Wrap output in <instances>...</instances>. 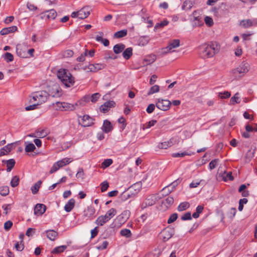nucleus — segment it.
I'll list each match as a JSON object with an SVG mask.
<instances>
[{
    "mask_svg": "<svg viewBox=\"0 0 257 257\" xmlns=\"http://www.w3.org/2000/svg\"><path fill=\"white\" fill-rule=\"evenodd\" d=\"M219 47L216 43L211 44H204L198 48L199 54L203 58L213 57L218 51Z\"/></svg>",
    "mask_w": 257,
    "mask_h": 257,
    "instance_id": "nucleus-1",
    "label": "nucleus"
},
{
    "mask_svg": "<svg viewBox=\"0 0 257 257\" xmlns=\"http://www.w3.org/2000/svg\"><path fill=\"white\" fill-rule=\"evenodd\" d=\"M57 75L59 79L66 87H70L74 85V78L68 70L60 69L58 71Z\"/></svg>",
    "mask_w": 257,
    "mask_h": 257,
    "instance_id": "nucleus-2",
    "label": "nucleus"
},
{
    "mask_svg": "<svg viewBox=\"0 0 257 257\" xmlns=\"http://www.w3.org/2000/svg\"><path fill=\"white\" fill-rule=\"evenodd\" d=\"M90 8L89 7H84L77 12H73L71 14L72 18H78L80 19H84L90 15Z\"/></svg>",
    "mask_w": 257,
    "mask_h": 257,
    "instance_id": "nucleus-3",
    "label": "nucleus"
},
{
    "mask_svg": "<svg viewBox=\"0 0 257 257\" xmlns=\"http://www.w3.org/2000/svg\"><path fill=\"white\" fill-rule=\"evenodd\" d=\"M57 106L58 109L61 111H72L77 108L78 103L71 104L67 102H56Z\"/></svg>",
    "mask_w": 257,
    "mask_h": 257,
    "instance_id": "nucleus-4",
    "label": "nucleus"
},
{
    "mask_svg": "<svg viewBox=\"0 0 257 257\" xmlns=\"http://www.w3.org/2000/svg\"><path fill=\"white\" fill-rule=\"evenodd\" d=\"M48 93L46 91H41L36 92L33 94V99L35 101H38L39 105L46 101Z\"/></svg>",
    "mask_w": 257,
    "mask_h": 257,
    "instance_id": "nucleus-5",
    "label": "nucleus"
},
{
    "mask_svg": "<svg viewBox=\"0 0 257 257\" xmlns=\"http://www.w3.org/2000/svg\"><path fill=\"white\" fill-rule=\"evenodd\" d=\"M175 233L174 228L168 227L164 229L160 233V236L163 241L165 242L171 238Z\"/></svg>",
    "mask_w": 257,
    "mask_h": 257,
    "instance_id": "nucleus-6",
    "label": "nucleus"
},
{
    "mask_svg": "<svg viewBox=\"0 0 257 257\" xmlns=\"http://www.w3.org/2000/svg\"><path fill=\"white\" fill-rule=\"evenodd\" d=\"M171 104V101L167 99L158 98L156 103V107L159 109L163 111L168 110Z\"/></svg>",
    "mask_w": 257,
    "mask_h": 257,
    "instance_id": "nucleus-7",
    "label": "nucleus"
},
{
    "mask_svg": "<svg viewBox=\"0 0 257 257\" xmlns=\"http://www.w3.org/2000/svg\"><path fill=\"white\" fill-rule=\"evenodd\" d=\"M28 45L26 43L18 44L16 47V52L18 56L21 58H27Z\"/></svg>",
    "mask_w": 257,
    "mask_h": 257,
    "instance_id": "nucleus-8",
    "label": "nucleus"
},
{
    "mask_svg": "<svg viewBox=\"0 0 257 257\" xmlns=\"http://www.w3.org/2000/svg\"><path fill=\"white\" fill-rule=\"evenodd\" d=\"M61 89L59 85L55 84L51 86H49L48 88V95L52 97H59L61 95Z\"/></svg>",
    "mask_w": 257,
    "mask_h": 257,
    "instance_id": "nucleus-9",
    "label": "nucleus"
},
{
    "mask_svg": "<svg viewBox=\"0 0 257 257\" xmlns=\"http://www.w3.org/2000/svg\"><path fill=\"white\" fill-rule=\"evenodd\" d=\"M248 64L245 62H242L240 65L236 69L232 70V73L236 75L238 74L244 75L247 73L249 70Z\"/></svg>",
    "mask_w": 257,
    "mask_h": 257,
    "instance_id": "nucleus-10",
    "label": "nucleus"
},
{
    "mask_svg": "<svg viewBox=\"0 0 257 257\" xmlns=\"http://www.w3.org/2000/svg\"><path fill=\"white\" fill-rule=\"evenodd\" d=\"M179 46L180 40L179 39H174L172 41H170L169 43L168 46L163 49V53L167 54L169 52H171L173 49L177 48Z\"/></svg>",
    "mask_w": 257,
    "mask_h": 257,
    "instance_id": "nucleus-11",
    "label": "nucleus"
},
{
    "mask_svg": "<svg viewBox=\"0 0 257 257\" xmlns=\"http://www.w3.org/2000/svg\"><path fill=\"white\" fill-rule=\"evenodd\" d=\"M81 117V120H79V124L81 125L83 127L89 126L93 124L94 119L90 117L88 115H84Z\"/></svg>",
    "mask_w": 257,
    "mask_h": 257,
    "instance_id": "nucleus-12",
    "label": "nucleus"
},
{
    "mask_svg": "<svg viewBox=\"0 0 257 257\" xmlns=\"http://www.w3.org/2000/svg\"><path fill=\"white\" fill-rule=\"evenodd\" d=\"M156 196L153 194L147 196L145 201L142 203V207L145 208L147 206H152L156 203Z\"/></svg>",
    "mask_w": 257,
    "mask_h": 257,
    "instance_id": "nucleus-13",
    "label": "nucleus"
},
{
    "mask_svg": "<svg viewBox=\"0 0 257 257\" xmlns=\"http://www.w3.org/2000/svg\"><path fill=\"white\" fill-rule=\"evenodd\" d=\"M115 104V103L113 101H107L100 106V110L103 113H106L110 108L114 107Z\"/></svg>",
    "mask_w": 257,
    "mask_h": 257,
    "instance_id": "nucleus-14",
    "label": "nucleus"
},
{
    "mask_svg": "<svg viewBox=\"0 0 257 257\" xmlns=\"http://www.w3.org/2000/svg\"><path fill=\"white\" fill-rule=\"evenodd\" d=\"M46 210V206L43 204H37L34 208V214L37 215H42Z\"/></svg>",
    "mask_w": 257,
    "mask_h": 257,
    "instance_id": "nucleus-15",
    "label": "nucleus"
},
{
    "mask_svg": "<svg viewBox=\"0 0 257 257\" xmlns=\"http://www.w3.org/2000/svg\"><path fill=\"white\" fill-rule=\"evenodd\" d=\"M95 212V209L92 205L88 206L84 211L83 216L86 218H90Z\"/></svg>",
    "mask_w": 257,
    "mask_h": 257,
    "instance_id": "nucleus-16",
    "label": "nucleus"
},
{
    "mask_svg": "<svg viewBox=\"0 0 257 257\" xmlns=\"http://www.w3.org/2000/svg\"><path fill=\"white\" fill-rule=\"evenodd\" d=\"M195 4L193 0H185L181 7V9L184 11H189L193 7Z\"/></svg>",
    "mask_w": 257,
    "mask_h": 257,
    "instance_id": "nucleus-17",
    "label": "nucleus"
},
{
    "mask_svg": "<svg viewBox=\"0 0 257 257\" xmlns=\"http://www.w3.org/2000/svg\"><path fill=\"white\" fill-rule=\"evenodd\" d=\"M105 67V65L102 64H89L87 68L90 72H96L101 70Z\"/></svg>",
    "mask_w": 257,
    "mask_h": 257,
    "instance_id": "nucleus-18",
    "label": "nucleus"
},
{
    "mask_svg": "<svg viewBox=\"0 0 257 257\" xmlns=\"http://www.w3.org/2000/svg\"><path fill=\"white\" fill-rule=\"evenodd\" d=\"M113 126L111 122L107 119L104 120L102 127V131L105 133H108L111 132Z\"/></svg>",
    "mask_w": 257,
    "mask_h": 257,
    "instance_id": "nucleus-19",
    "label": "nucleus"
},
{
    "mask_svg": "<svg viewBox=\"0 0 257 257\" xmlns=\"http://www.w3.org/2000/svg\"><path fill=\"white\" fill-rule=\"evenodd\" d=\"M142 188V182H138L133 185H132L131 187H130L129 190L134 193V195H136L137 194L140 189Z\"/></svg>",
    "mask_w": 257,
    "mask_h": 257,
    "instance_id": "nucleus-20",
    "label": "nucleus"
},
{
    "mask_svg": "<svg viewBox=\"0 0 257 257\" xmlns=\"http://www.w3.org/2000/svg\"><path fill=\"white\" fill-rule=\"evenodd\" d=\"M45 233L48 238L52 241H54L58 235V232L54 230H46Z\"/></svg>",
    "mask_w": 257,
    "mask_h": 257,
    "instance_id": "nucleus-21",
    "label": "nucleus"
},
{
    "mask_svg": "<svg viewBox=\"0 0 257 257\" xmlns=\"http://www.w3.org/2000/svg\"><path fill=\"white\" fill-rule=\"evenodd\" d=\"M17 30V27L16 26H13L12 27L5 28L3 29L0 33L2 35H6L9 34L11 33H13L16 32Z\"/></svg>",
    "mask_w": 257,
    "mask_h": 257,
    "instance_id": "nucleus-22",
    "label": "nucleus"
},
{
    "mask_svg": "<svg viewBox=\"0 0 257 257\" xmlns=\"http://www.w3.org/2000/svg\"><path fill=\"white\" fill-rule=\"evenodd\" d=\"M75 201L74 199H70L64 206L65 210L67 212H70L74 207Z\"/></svg>",
    "mask_w": 257,
    "mask_h": 257,
    "instance_id": "nucleus-23",
    "label": "nucleus"
},
{
    "mask_svg": "<svg viewBox=\"0 0 257 257\" xmlns=\"http://www.w3.org/2000/svg\"><path fill=\"white\" fill-rule=\"evenodd\" d=\"M108 221L109 220L104 215H101L97 218L95 223L98 225L102 226Z\"/></svg>",
    "mask_w": 257,
    "mask_h": 257,
    "instance_id": "nucleus-24",
    "label": "nucleus"
},
{
    "mask_svg": "<svg viewBox=\"0 0 257 257\" xmlns=\"http://www.w3.org/2000/svg\"><path fill=\"white\" fill-rule=\"evenodd\" d=\"M100 36H97L96 37V40L98 42L102 43L105 46H108L109 44V41L106 39H103L102 36H103V32H99Z\"/></svg>",
    "mask_w": 257,
    "mask_h": 257,
    "instance_id": "nucleus-25",
    "label": "nucleus"
},
{
    "mask_svg": "<svg viewBox=\"0 0 257 257\" xmlns=\"http://www.w3.org/2000/svg\"><path fill=\"white\" fill-rule=\"evenodd\" d=\"M130 215V212L128 210H125L118 216V219L123 222H125L128 219Z\"/></svg>",
    "mask_w": 257,
    "mask_h": 257,
    "instance_id": "nucleus-26",
    "label": "nucleus"
},
{
    "mask_svg": "<svg viewBox=\"0 0 257 257\" xmlns=\"http://www.w3.org/2000/svg\"><path fill=\"white\" fill-rule=\"evenodd\" d=\"M125 46L123 44H118L113 47V51L115 54H119L122 52Z\"/></svg>",
    "mask_w": 257,
    "mask_h": 257,
    "instance_id": "nucleus-27",
    "label": "nucleus"
},
{
    "mask_svg": "<svg viewBox=\"0 0 257 257\" xmlns=\"http://www.w3.org/2000/svg\"><path fill=\"white\" fill-rule=\"evenodd\" d=\"M90 97L89 95H85L83 96L80 100L76 103H78V106H82L85 105L87 102H89Z\"/></svg>",
    "mask_w": 257,
    "mask_h": 257,
    "instance_id": "nucleus-28",
    "label": "nucleus"
},
{
    "mask_svg": "<svg viewBox=\"0 0 257 257\" xmlns=\"http://www.w3.org/2000/svg\"><path fill=\"white\" fill-rule=\"evenodd\" d=\"M133 49L131 47L126 48L122 53V56L124 58L128 60L130 58L133 54Z\"/></svg>",
    "mask_w": 257,
    "mask_h": 257,
    "instance_id": "nucleus-29",
    "label": "nucleus"
},
{
    "mask_svg": "<svg viewBox=\"0 0 257 257\" xmlns=\"http://www.w3.org/2000/svg\"><path fill=\"white\" fill-rule=\"evenodd\" d=\"M174 203V198L171 196H168L162 202V204H164L167 208L169 207Z\"/></svg>",
    "mask_w": 257,
    "mask_h": 257,
    "instance_id": "nucleus-30",
    "label": "nucleus"
},
{
    "mask_svg": "<svg viewBox=\"0 0 257 257\" xmlns=\"http://www.w3.org/2000/svg\"><path fill=\"white\" fill-rule=\"evenodd\" d=\"M127 33V31L125 29L119 31L115 32L114 34L113 37L115 38H120L125 37L126 36Z\"/></svg>",
    "mask_w": 257,
    "mask_h": 257,
    "instance_id": "nucleus-31",
    "label": "nucleus"
},
{
    "mask_svg": "<svg viewBox=\"0 0 257 257\" xmlns=\"http://www.w3.org/2000/svg\"><path fill=\"white\" fill-rule=\"evenodd\" d=\"M5 162L7 167V171L10 172L15 165L16 162L15 160L12 159H10L9 160L6 161Z\"/></svg>",
    "mask_w": 257,
    "mask_h": 257,
    "instance_id": "nucleus-32",
    "label": "nucleus"
},
{
    "mask_svg": "<svg viewBox=\"0 0 257 257\" xmlns=\"http://www.w3.org/2000/svg\"><path fill=\"white\" fill-rule=\"evenodd\" d=\"M116 210L112 208L106 213L104 216L109 220L116 214Z\"/></svg>",
    "mask_w": 257,
    "mask_h": 257,
    "instance_id": "nucleus-33",
    "label": "nucleus"
},
{
    "mask_svg": "<svg viewBox=\"0 0 257 257\" xmlns=\"http://www.w3.org/2000/svg\"><path fill=\"white\" fill-rule=\"evenodd\" d=\"M67 246L65 245L56 247L53 249L51 252L53 254L60 253L63 252L67 248Z\"/></svg>",
    "mask_w": 257,
    "mask_h": 257,
    "instance_id": "nucleus-34",
    "label": "nucleus"
},
{
    "mask_svg": "<svg viewBox=\"0 0 257 257\" xmlns=\"http://www.w3.org/2000/svg\"><path fill=\"white\" fill-rule=\"evenodd\" d=\"M240 25L243 27L247 28L253 26V22L249 19L243 20L240 22Z\"/></svg>",
    "mask_w": 257,
    "mask_h": 257,
    "instance_id": "nucleus-35",
    "label": "nucleus"
},
{
    "mask_svg": "<svg viewBox=\"0 0 257 257\" xmlns=\"http://www.w3.org/2000/svg\"><path fill=\"white\" fill-rule=\"evenodd\" d=\"M42 183V182L41 180H39L31 187V189L33 194H36V193H37Z\"/></svg>",
    "mask_w": 257,
    "mask_h": 257,
    "instance_id": "nucleus-36",
    "label": "nucleus"
},
{
    "mask_svg": "<svg viewBox=\"0 0 257 257\" xmlns=\"http://www.w3.org/2000/svg\"><path fill=\"white\" fill-rule=\"evenodd\" d=\"M149 39L148 36H141L139 38V41H138L139 45L140 46H145L149 43Z\"/></svg>",
    "mask_w": 257,
    "mask_h": 257,
    "instance_id": "nucleus-37",
    "label": "nucleus"
},
{
    "mask_svg": "<svg viewBox=\"0 0 257 257\" xmlns=\"http://www.w3.org/2000/svg\"><path fill=\"white\" fill-rule=\"evenodd\" d=\"M72 160H70V158H64L60 161H58L56 162L58 165H59V167L60 168L66 165L67 164H68L70 163Z\"/></svg>",
    "mask_w": 257,
    "mask_h": 257,
    "instance_id": "nucleus-38",
    "label": "nucleus"
},
{
    "mask_svg": "<svg viewBox=\"0 0 257 257\" xmlns=\"http://www.w3.org/2000/svg\"><path fill=\"white\" fill-rule=\"evenodd\" d=\"M46 13L47 14V17L49 19L54 20L57 16V12L53 9L47 11Z\"/></svg>",
    "mask_w": 257,
    "mask_h": 257,
    "instance_id": "nucleus-39",
    "label": "nucleus"
},
{
    "mask_svg": "<svg viewBox=\"0 0 257 257\" xmlns=\"http://www.w3.org/2000/svg\"><path fill=\"white\" fill-rule=\"evenodd\" d=\"M172 145H173V143L171 141V140H170L169 141H168V142H165L160 143L158 146L160 149H166L168 147H171Z\"/></svg>",
    "mask_w": 257,
    "mask_h": 257,
    "instance_id": "nucleus-40",
    "label": "nucleus"
},
{
    "mask_svg": "<svg viewBox=\"0 0 257 257\" xmlns=\"http://www.w3.org/2000/svg\"><path fill=\"white\" fill-rule=\"evenodd\" d=\"M20 178L19 176H15L13 177L11 181V186L14 188L18 186L19 184Z\"/></svg>",
    "mask_w": 257,
    "mask_h": 257,
    "instance_id": "nucleus-41",
    "label": "nucleus"
},
{
    "mask_svg": "<svg viewBox=\"0 0 257 257\" xmlns=\"http://www.w3.org/2000/svg\"><path fill=\"white\" fill-rule=\"evenodd\" d=\"M120 234L121 235L127 238L131 237L132 234L131 230L128 229H123L120 230Z\"/></svg>",
    "mask_w": 257,
    "mask_h": 257,
    "instance_id": "nucleus-42",
    "label": "nucleus"
},
{
    "mask_svg": "<svg viewBox=\"0 0 257 257\" xmlns=\"http://www.w3.org/2000/svg\"><path fill=\"white\" fill-rule=\"evenodd\" d=\"M189 207V204L187 202L181 203L178 207V210L179 211H182L186 210Z\"/></svg>",
    "mask_w": 257,
    "mask_h": 257,
    "instance_id": "nucleus-43",
    "label": "nucleus"
},
{
    "mask_svg": "<svg viewBox=\"0 0 257 257\" xmlns=\"http://www.w3.org/2000/svg\"><path fill=\"white\" fill-rule=\"evenodd\" d=\"M35 146L32 143H28L25 147V150L26 152H32L35 150Z\"/></svg>",
    "mask_w": 257,
    "mask_h": 257,
    "instance_id": "nucleus-44",
    "label": "nucleus"
},
{
    "mask_svg": "<svg viewBox=\"0 0 257 257\" xmlns=\"http://www.w3.org/2000/svg\"><path fill=\"white\" fill-rule=\"evenodd\" d=\"M36 134L37 137L41 138H44L47 135V133L45 130H37Z\"/></svg>",
    "mask_w": 257,
    "mask_h": 257,
    "instance_id": "nucleus-45",
    "label": "nucleus"
},
{
    "mask_svg": "<svg viewBox=\"0 0 257 257\" xmlns=\"http://www.w3.org/2000/svg\"><path fill=\"white\" fill-rule=\"evenodd\" d=\"M160 90V87L159 85H155L151 87L149 91L148 92V95H150L155 93L159 92Z\"/></svg>",
    "mask_w": 257,
    "mask_h": 257,
    "instance_id": "nucleus-46",
    "label": "nucleus"
},
{
    "mask_svg": "<svg viewBox=\"0 0 257 257\" xmlns=\"http://www.w3.org/2000/svg\"><path fill=\"white\" fill-rule=\"evenodd\" d=\"M5 60L7 62H12L14 60V56L13 55L9 52H7L5 54V55L4 56Z\"/></svg>",
    "mask_w": 257,
    "mask_h": 257,
    "instance_id": "nucleus-47",
    "label": "nucleus"
},
{
    "mask_svg": "<svg viewBox=\"0 0 257 257\" xmlns=\"http://www.w3.org/2000/svg\"><path fill=\"white\" fill-rule=\"evenodd\" d=\"M112 162V160L111 159H106L101 164V167L103 168H107L111 165Z\"/></svg>",
    "mask_w": 257,
    "mask_h": 257,
    "instance_id": "nucleus-48",
    "label": "nucleus"
},
{
    "mask_svg": "<svg viewBox=\"0 0 257 257\" xmlns=\"http://www.w3.org/2000/svg\"><path fill=\"white\" fill-rule=\"evenodd\" d=\"M219 162V159H215L212 160L209 164V169L210 170H212L214 169L217 165L218 163Z\"/></svg>",
    "mask_w": 257,
    "mask_h": 257,
    "instance_id": "nucleus-49",
    "label": "nucleus"
},
{
    "mask_svg": "<svg viewBox=\"0 0 257 257\" xmlns=\"http://www.w3.org/2000/svg\"><path fill=\"white\" fill-rule=\"evenodd\" d=\"M222 177L224 181H225L233 180V177L232 176V173L231 172H229L228 173H224Z\"/></svg>",
    "mask_w": 257,
    "mask_h": 257,
    "instance_id": "nucleus-50",
    "label": "nucleus"
},
{
    "mask_svg": "<svg viewBox=\"0 0 257 257\" xmlns=\"http://www.w3.org/2000/svg\"><path fill=\"white\" fill-rule=\"evenodd\" d=\"M193 21V26H201L203 24L202 21L201 20V18H200L199 17L194 16Z\"/></svg>",
    "mask_w": 257,
    "mask_h": 257,
    "instance_id": "nucleus-51",
    "label": "nucleus"
},
{
    "mask_svg": "<svg viewBox=\"0 0 257 257\" xmlns=\"http://www.w3.org/2000/svg\"><path fill=\"white\" fill-rule=\"evenodd\" d=\"M169 23V22L167 20H164L161 23H157L155 26V30L159 28H163L165 26H167Z\"/></svg>",
    "mask_w": 257,
    "mask_h": 257,
    "instance_id": "nucleus-52",
    "label": "nucleus"
},
{
    "mask_svg": "<svg viewBox=\"0 0 257 257\" xmlns=\"http://www.w3.org/2000/svg\"><path fill=\"white\" fill-rule=\"evenodd\" d=\"M9 193V188L8 186L3 187L0 189V194L3 196L7 195Z\"/></svg>",
    "mask_w": 257,
    "mask_h": 257,
    "instance_id": "nucleus-53",
    "label": "nucleus"
},
{
    "mask_svg": "<svg viewBox=\"0 0 257 257\" xmlns=\"http://www.w3.org/2000/svg\"><path fill=\"white\" fill-rule=\"evenodd\" d=\"M177 218H178L177 214L176 213H174L171 215V216H170L169 218L168 219V220L167 221V223L169 224L172 223L173 222H174L175 221H176V219H177Z\"/></svg>",
    "mask_w": 257,
    "mask_h": 257,
    "instance_id": "nucleus-54",
    "label": "nucleus"
},
{
    "mask_svg": "<svg viewBox=\"0 0 257 257\" xmlns=\"http://www.w3.org/2000/svg\"><path fill=\"white\" fill-rule=\"evenodd\" d=\"M230 95V93L228 91H224L223 92H219L218 93V96L222 99L229 98Z\"/></svg>",
    "mask_w": 257,
    "mask_h": 257,
    "instance_id": "nucleus-55",
    "label": "nucleus"
},
{
    "mask_svg": "<svg viewBox=\"0 0 257 257\" xmlns=\"http://www.w3.org/2000/svg\"><path fill=\"white\" fill-rule=\"evenodd\" d=\"M238 94V93H236L234 96L231 98L230 101L231 104H234V103H239L240 102L239 97L237 96Z\"/></svg>",
    "mask_w": 257,
    "mask_h": 257,
    "instance_id": "nucleus-56",
    "label": "nucleus"
},
{
    "mask_svg": "<svg viewBox=\"0 0 257 257\" xmlns=\"http://www.w3.org/2000/svg\"><path fill=\"white\" fill-rule=\"evenodd\" d=\"M236 213V209L235 208H231L229 212L227 213V216L229 218L232 219L234 217Z\"/></svg>",
    "mask_w": 257,
    "mask_h": 257,
    "instance_id": "nucleus-57",
    "label": "nucleus"
},
{
    "mask_svg": "<svg viewBox=\"0 0 257 257\" xmlns=\"http://www.w3.org/2000/svg\"><path fill=\"white\" fill-rule=\"evenodd\" d=\"M192 219L191 217V214L190 212H187L184 214L181 217V219L182 220H191Z\"/></svg>",
    "mask_w": 257,
    "mask_h": 257,
    "instance_id": "nucleus-58",
    "label": "nucleus"
},
{
    "mask_svg": "<svg viewBox=\"0 0 257 257\" xmlns=\"http://www.w3.org/2000/svg\"><path fill=\"white\" fill-rule=\"evenodd\" d=\"M173 191V188H171V187L168 185L165 187H164L162 189V192L165 194V195H168L171 193Z\"/></svg>",
    "mask_w": 257,
    "mask_h": 257,
    "instance_id": "nucleus-59",
    "label": "nucleus"
},
{
    "mask_svg": "<svg viewBox=\"0 0 257 257\" xmlns=\"http://www.w3.org/2000/svg\"><path fill=\"white\" fill-rule=\"evenodd\" d=\"M100 186H101V192H104L108 188L109 184H108V183L106 181H104V182H103L102 183H101Z\"/></svg>",
    "mask_w": 257,
    "mask_h": 257,
    "instance_id": "nucleus-60",
    "label": "nucleus"
},
{
    "mask_svg": "<svg viewBox=\"0 0 257 257\" xmlns=\"http://www.w3.org/2000/svg\"><path fill=\"white\" fill-rule=\"evenodd\" d=\"M204 21L205 22V24L209 27L212 26L213 24V20L210 17H205V18H204Z\"/></svg>",
    "mask_w": 257,
    "mask_h": 257,
    "instance_id": "nucleus-61",
    "label": "nucleus"
},
{
    "mask_svg": "<svg viewBox=\"0 0 257 257\" xmlns=\"http://www.w3.org/2000/svg\"><path fill=\"white\" fill-rule=\"evenodd\" d=\"M23 242V240H21V243L19 244V242H17L15 245V248L18 250V251H22L24 249V244H22V242Z\"/></svg>",
    "mask_w": 257,
    "mask_h": 257,
    "instance_id": "nucleus-62",
    "label": "nucleus"
},
{
    "mask_svg": "<svg viewBox=\"0 0 257 257\" xmlns=\"http://www.w3.org/2000/svg\"><path fill=\"white\" fill-rule=\"evenodd\" d=\"M12 221L8 220L4 223V228L6 230H9L12 227Z\"/></svg>",
    "mask_w": 257,
    "mask_h": 257,
    "instance_id": "nucleus-63",
    "label": "nucleus"
},
{
    "mask_svg": "<svg viewBox=\"0 0 257 257\" xmlns=\"http://www.w3.org/2000/svg\"><path fill=\"white\" fill-rule=\"evenodd\" d=\"M100 96V95L99 94V93H94V94H92L90 97L91 101L92 102H95L98 100V99L99 98Z\"/></svg>",
    "mask_w": 257,
    "mask_h": 257,
    "instance_id": "nucleus-64",
    "label": "nucleus"
}]
</instances>
